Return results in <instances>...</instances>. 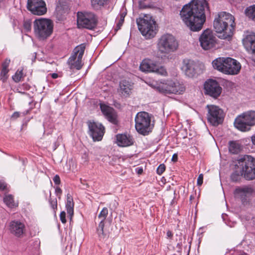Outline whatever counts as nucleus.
<instances>
[{
    "label": "nucleus",
    "mask_w": 255,
    "mask_h": 255,
    "mask_svg": "<svg viewBox=\"0 0 255 255\" xmlns=\"http://www.w3.org/2000/svg\"><path fill=\"white\" fill-rule=\"evenodd\" d=\"M10 60L9 59L6 58L1 64V69L8 70V67L9 65Z\"/></svg>",
    "instance_id": "ea45409f"
},
{
    "label": "nucleus",
    "mask_w": 255,
    "mask_h": 255,
    "mask_svg": "<svg viewBox=\"0 0 255 255\" xmlns=\"http://www.w3.org/2000/svg\"><path fill=\"white\" fill-rule=\"evenodd\" d=\"M252 141L253 143L255 145V135L252 137Z\"/></svg>",
    "instance_id": "4d7b16f0"
},
{
    "label": "nucleus",
    "mask_w": 255,
    "mask_h": 255,
    "mask_svg": "<svg viewBox=\"0 0 255 255\" xmlns=\"http://www.w3.org/2000/svg\"><path fill=\"white\" fill-rule=\"evenodd\" d=\"M239 176H240V174L237 173V172L236 171V172H235L234 173H233L231 175V178L233 181H237L238 180Z\"/></svg>",
    "instance_id": "49530a36"
},
{
    "label": "nucleus",
    "mask_w": 255,
    "mask_h": 255,
    "mask_svg": "<svg viewBox=\"0 0 255 255\" xmlns=\"http://www.w3.org/2000/svg\"><path fill=\"white\" fill-rule=\"evenodd\" d=\"M158 91L163 94H182L185 90V86L179 82L168 81L167 83L162 84L157 87Z\"/></svg>",
    "instance_id": "f8f14e48"
},
{
    "label": "nucleus",
    "mask_w": 255,
    "mask_h": 255,
    "mask_svg": "<svg viewBox=\"0 0 255 255\" xmlns=\"http://www.w3.org/2000/svg\"><path fill=\"white\" fill-rule=\"evenodd\" d=\"M205 94L215 99L217 98L221 94L222 89L218 82L213 79H208L204 83Z\"/></svg>",
    "instance_id": "4468645a"
},
{
    "label": "nucleus",
    "mask_w": 255,
    "mask_h": 255,
    "mask_svg": "<svg viewBox=\"0 0 255 255\" xmlns=\"http://www.w3.org/2000/svg\"><path fill=\"white\" fill-rule=\"evenodd\" d=\"M9 231L15 236L21 237L25 231V226L18 221H12L9 223Z\"/></svg>",
    "instance_id": "aec40b11"
},
{
    "label": "nucleus",
    "mask_w": 255,
    "mask_h": 255,
    "mask_svg": "<svg viewBox=\"0 0 255 255\" xmlns=\"http://www.w3.org/2000/svg\"><path fill=\"white\" fill-rule=\"evenodd\" d=\"M199 40L201 47L207 50L215 47L217 38L211 30L207 29L202 33Z\"/></svg>",
    "instance_id": "ddd939ff"
},
{
    "label": "nucleus",
    "mask_w": 255,
    "mask_h": 255,
    "mask_svg": "<svg viewBox=\"0 0 255 255\" xmlns=\"http://www.w3.org/2000/svg\"><path fill=\"white\" fill-rule=\"evenodd\" d=\"M136 22L138 29L143 36L150 38L155 35V22L150 15L145 14L143 17L137 19Z\"/></svg>",
    "instance_id": "0eeeda50"
},
{
    "label": "nucleus",
    "mask_w": 255,
    "mask_h": 255,
    "mask_svg": "<svg viewBox=\"0 0 255 255\" xmlns=\"http://www.w3.org/2000/svg\"><path fill=\"white\" fill-rule=\"evenodd\" d=\"M126 14H127V12H123L121 13V14H120V21H119V23H118V26H119V27L121 26H122L123 23H124V19H125V17Z\"/></svg>",
    "instance_id": "79ce46f5"
},
{
    "label": "nucleus",
    "mask_w": 255,
    "mask_h": 255,
    "mask_svg": "<svg viewBox=\"0 0 255 255\" xmlns=\"http://www.w3.org/2000/svg\"><path fill=\"white\" fill-rule=\"evenodd\" d=\"M120 92L124 95L129 94L131 90V85L128 81L123 80L120 83Z\"/></svg>",
    "instance_id": "a878e982"
},
{
    "label": "nucleus",
    "mask_w": 255,
    "mask_h": 255,
    "mask_svg": "<svg viewBox=\"0 0 255 255\" xmlns=\"http://www.w3.org/2000/svg\"><path fill=\"white\" fill-rule=\"evenodd\" d=\"M20 116V113L18 112H15L13 113V114L11 115V118L15 120L18 118Z\"/></svg>",
    "instance_id": "3c124183"
},
{
    "label": "nucleus",
    "mask_w": 255,
    "mask_h": 255,
    "mask_svg": "<svg viewBox=\"0 0 255 255\" xmlns=\"http://www.w3.org/2000/svg\"><path fill=\"white\" fill-rule=\"evenodd\" d=\"M23 73L22 71H17L14 75L12 76L13 80L15 82H18L21 80V79L22 77Z\"/></svg>",
    "instance_id": "c9c22d12"
},
{
    "label": "nucleus",
    "mask_w": 255,
    "mask_h": 255,
    "mask_svg": "<svg viewBox=\"0 0 255 255\" xmlns=\"http://www.w3.org/2000/svg\"><path fill=\"white\" fill-rule=\"evenodd\" d=\"M74 203L73 202V198L72 196L69 193H68L67 195L65 207L70 220H72V217L74 215Z\"/></svg>",
    "instance_id": "393cba45"
},
{
    "label": "nucleus",
    "mask_w": 255,
    "mask_h": 255,
    "mask_svg": "<svg viewBox=\"0 0 255 255\" xmlns=\"http://www.w3.org/2000/svg\"><path fill=\"white\" fill-rule=\"evenodd\" d=\"M62 193V191L61 189L59 187H56L55 188V194L58 197V198L60 199L61 198V196Z\"/></svg>",
    "instance_id": "de8ad7c7"
},
{
    "label": "nucleus",
    "mask_w": 255,
    "mask_h": 255,
    "mask_svg": "<svg viewBox=\"0 0 255 255\" xmlns=\"http://www.w3.org/2000/svg\"><path fill=\"white\" fill-rule=\"evenodd\" d=\"M213 26L217 32L223 33V39L230 38L235 27L234 17L230 13L221 12L215 18Z\"/></svg>",
    "instance_id": "f03ea898"
},
{
    "label": "nucleus",
    "mask_w": 255,
    "mask_h": 255,
    "mask_svg": "<svg viewBox=\"0 0 255 255\" xmlns=\"http://www.w3.org/2000/svg\"><path fill=\"white\" fill-rule=\"evenodd\" d=\"M235 127L239 130L246 131L255 125V111H249L239 115L234 122Z\"/></svg>",
    "instance_id": "6e6552de"
},
{
    "label": "nucleus",
    "mask_w": 255,
    "mask_h": 255,
    "mask_svg": "<svg viewBox=\"0 0 255 255\" xmlns=\"http://www.w3.org/2000/svg\"><path fill=\"white\" fill-rule=\"evenodd\" d=\"M152 115L146 112H140L135 117V128L137 132L143 135H148L154 127L151 121Z\"/></svg>",
    "instance_id": "7ed1b4c3"
},
{
    "label": "nucleus",
    "mask_w": 255,
    "mask_h": 255,
    "mask_svg": "<svg viewBox=\"0 0 255 255\" xmlns=\"http://www.w3.org/2000/svg\"><path fill=\"white\" fill-rule=\"evenodd\" d=\"M156 65L152 60L145 59L140 65V69L143 72H154L156 69Z\"/></svg>",
    "instance_id": "b1692460"
},
{
    "label": "nucleus",
    "mask_w": 255,
    "mask_h": 255,
    "mask_svg": "<svg viewBox=\"0 0 255 255\" xmlns=\"http://www.w3.org/2000/svg\"><path fill=\"white\" fill-rule=\"evenodd\" d=\"M9 70H4L1 69V72L0 73V80H1L2 82H4L8 78V72Z\"/></svg>",
    "instance_id": "f704fd0d"
},
{
    "label": "nucleus",
    "mask_w": 255,
    "mask_h": 255,
    "mask_svg": "<svg viewBox=\"0 0 255 255\" xmlns=\"http://www.w3.org/2000/svg\"><path fill=\"white\" fill-rule=\"evenodd\" d=\"M224 73L229 75L237 74L241 68V65L236 60L227 57L224 63Z\"/></svg>",
    "instance_id": "a211bd4d"
},
{
    "label": "nucleus",
    "mask_w": 255,
    "mask_h": 255,
    "mask_svg": "<svg viewBox=\"0 0 255 255\" xmlns=\"http://www.w3.org/2000/svg\"><path fill=\"white\" fill-rule=\"evenodd\" d=\"M33 28L36 36L41 40H44L52 33L53 25L51 20L40 18L34 20Z\"/></svg>",
    "instance_id": "39448f33"
},
{
    "label": "nucleus",
    "mask_w": 255,
    "mask_h": 255,
    "mask_svg": "<svg viewBox=\"0 0 255 255\" xmlns=\"http://www.w3.org/2000/svg\"><path fill=\"white\" fill-rule=\"evenodd\" d=\"M178 159V156L177 154H174L172 157V160L174 162L177 161Z\"/></svg>",
    "instance_id": "603ef678"
},
{
    "label": "nucleus",
    "mask_w": 255,
    "mask_h": 255,
    "mask_svg": "<svg viewBox=\"0 0 255 255\" xmlns=\"http://www.w3.org/2000/svg\"><path fill=\"white\" fill-rule=\"evenodd\" d=\"M27 7L34 15H41L47 11L46 4L43 0H27Z\"/></svg>",
    "instance_id": "dca6fc26"
},
{
    "label": "nucleus",
    "mask_w": 255,
    "mask_h": 255,
    "mask_svg": "<svg viewBox=\"0 0 255 255\" xmlns=\"http://www.w3.org/2000/svg\"><path fill=\"white\" fill-rule=\"evenodd\" d=\"M0 190L5 192H8L7 184L3 180H0Z\"/></svg>",
    "instance_id": "58836bf2"
},
{
    "label": "nucleus",
    "mask_w": 255,
    "mask_h": 255,
    "mask_svg": "<svg viewBox=\"0 0 255 255\" xmlns=\"http://www.w3.org/2000/svg\"><path fill=\"white\" fill-rule=\"evenodd\" d=\"M108 214V209L107 208L105 207L100 212L99 215H98V218L101 219V221L104 222L107 217Z\"/></svg>",
    "instance_id": "473e14b6"
},
{
    "label": "nucleus",
    "mask_w": 255,
    "mask_h": 255,
    "mask_svg": "<svg viewBox=\"0 0 255 255\" xmlns=\"http://www.w3.org/2000/svg\"><path fill=\"white\" fill-rule=\"evenodd\" d=\"M104 222L100 221L98 227L97 228V233L100 240L104 239L106 237V235L104 232Z\"/></svg>",
    "instance_id": "2f4dec72"
},
{
    "label": "nucleus",
    "mask_w": 255,
    "mask_h": 255,
    "mask_svg": "<svg viewBox=\"0 0 255 255\" xmlns=\"http://www.w3.org/2000/svg\"><path fill=\"white\" fill-rule=\"evenodd\" d=\"M100 108L106 119L113 124H117V116L113 108L104 104H101Z\"/></svg>",
    "instance_id": "412c9836"
},
{
    "label": "nucleus",
    "mask_w": 255,
    "mask_h": 255,
    "mask_svg": "<svg viewBox=\"0 0 255 255\" xmlns=\"http://www.w3.org/2000/svg\"><path fill=\"white\" fill-rule=\"evenodd\" d=\"M3 201L10 208L17 206V204L14 202L13 196L11 195H5L3 198Z\"/></svg>",
    "instance_id": "c756f323"
},
{
    "label": "nucleus",
    "mask_w": 255,
    "mask_h": 255,
    "mask_svg": "<svg viewBox=\"0 0 255 255\" xmlns=\"http://www.w3.org/2000/svg\"><path fill=\"white\" fill-rule=\"evenodd\" d=\"M138 7L140 9H145L148 7V4L145 3L144 1L140 0L138 2Z\"/></svg>",
    "instance_id": "a18cd8bd"
},
{
    "label": "nucleus",
    "mask_w": 255,
    "mask_h": 255,
    "mask_svg": "<svg viewBox=\"0 0 255 255\" xmlns=\"http://www.w3.org/2000/svg\"><path fill=\"white\" fill-rule=\"evenodd\" d=\"M229 151L233 154H238L241 150V144L236 141H230Z\"/></svg>",
    "instance_id": "cd10ccee"
},
{
    "label": "nucleus",
    "mask_w": 255,
    "mask_h": 255,
    "mask_svg": "<svg viewBox=\"0 0 255 255\" xmlns=\"http://www.w3.org/2000/svg\"><path fill=\"white\" fill-rule=\"evenodd\" d=\"M154 72L163 76L167 75L166 69L162 66L159 67L157 65H156V69L155 70Z\"/></svg>",
    "instance_id": "72a5a7b5"
},
{
    "label": "nucleus",
    "mask_w": 255,
    "mask_h": 255,
    "mask_svg": "<svg viewBox=\"0 0 255 255\" xmlns=\"http://www.w3.org/2000/svg\"><path fill=\"white\" fill-rule=\"evenodd\" d=\"M49 204L51 208L54 210V212H55V210L57 209V201L56 198H50L49 200Z\"/></svg>",
    "instance_id": "e433bc0d"
},
{
    "label": "nucleus",
    "mask_w": 255,
    "mask_h": 255,
    "mask_svg": "<svg viewBox=\"0 0 255 255\" xmlns=\"http://www.w3.org/2000/svg\"><path fill=\"white\" fill-rule=\"evenodd\" d=\"M241 168L240 174L248 180L255 178V158L249 155H244L238 159Z\"/></svg>",
    "instance_id": "20e7f679"
},
{
    "label": "nucleus",
    "mask_w": 255,
    "mask_h": 255,
    "mask_svg": "<svg viewBox=\"0 0 255 255\" xmlns=\"http://www.w3.org/2000/svg\"><path fill=\"white\" fill-rule=\"evenodd\" d=\"M165 166L164 164H161L157 167L156 172L158 175H160L163 173V172L165 171Z\"/></svg>",
    "instance_id": "a19ab883"
},
{
    "label": "nucleus",
    "mask_w": 255,
    "mask_h": 255,
    "mask_svg": "<svg viewBox=\"0 0 255 255\" xmlns=\"http://www.w3.org/2000/svg\"><path fill=\"white\" fill-rule=\"evenodd\" d=\"M166 235H167V237L169 238H172L173 237V234H172V232L170 231H168L167 232Z\"/></svg>",
    "instance_id": "864d4df0"
},
{
    "label": "nucleus",
    "mask_w": 255,
    "mask_h": 255,
    "mask_svg": "<svg viewBox=\"0 0 255 255\" xmlns=\"http://www.w3.org/2000/svg\"><path fill=\"white\" fill-rule=\"evenodd\" d=\"M243 39V43L246 49L250 53H255V33L246 31Z\"/></svg>",
    "instance_id": "6ab92c4d"
},
{
    "label": "nucleus",
    "mask_w": 255,
    "mask_h": 255,
    "mask_svg": "<svg viewBox=\"0 0 255 255\" xmlns=\"http://www.w3.org/2000/svg\"><path fill=\"white\" fill-rule=\"evenodd\" d=\"M203 175L200 174L197 179V184L198 186H201L203 184Z\"/></svg>",
    "instance_id": "09e8293b"
},
{
    "label": "nucleus",
    "mask_w": 255,
    "mask_h": 255,
    "mask_svg": "<svg viewBox=\"0 0 255 255\" xmlns=\"http://www.w3.org/2000/svg\"><path fill=\"white\" fill-rule=\"evenodd\" d=\"M245 14L250 19L255 21V4L248 7L245 10Z\"/></svg>",
    "instance_id": "7c9ffc66"
},
{
    "label": "nucleus",
    "mask_w": 255,
    "mask_h": 255,
    "mask_svg": "<svg viewBox=\"0 0 255 255\" xmlns=\"http://www.w3.org/2000/svg\"><path fill=\"white\" fill-rule=\"evenodd\" d=\"M97 17L91 12H78L77 13V25L78 27L89 29L95 28L97 24Z\"/></svg>",
    "instance_id": "1a4fd4ad"
},
{
    "label": "nucleus",
    "mask_w": 255,
    "mask_h": 255,
    "mask_svg": "<svg viewBox=\"0 0 255 255\" xmlns=\"http://www.w3.org/2000/svg\"><path fill=\"white\" fill-rule=\"evenodd\" d=\"M85 46L81 44L76 47L73 50V54L69 58L68 63L71 69L80 70L82 66V59L85 51Z\"/></svg>",
    "instance_id": "9b49d317"
},
{
    "label": "nucleus",
    "mask_w": 255,
    "mask_h": 255,
    "mask_svg": "<svg viewBox=\"0 0 255 255\" xmlns=\"http://www.w3.org/2000/svg\"><path fill=\"white\" fill-rule=\"evenodd\" d=\"M51 77L53 78V79H56L58 75L57 73H52L51 74Z\"/></svg>",
    "instance_id": "6e6d98bb"
},
{
    "label": "nucleus",
    "mask_w": 255,
    "mask_h": 255,
    "mask_svg": "<svg viewBox=\"0 0 255 255\" xmlns=\"http://www.w3.org/2000/svg\"><path fill=\"white\" fill-rule=\"evenodd\" d=\"M23 27L26 31L28 32L31 29V22L30 20H25L23 23Z\"/></svg>",
    "instance_id": "4c0bfd02"
},
{
    "label": "nucleus",
    "mask_w": 255,
    "mask_h": 255,
    "mask_svg": "<svg viewBox=\"0 0 255 255\" xmlns=\"http://www.w3.org/2000/svg\"><path fill=\"white\" fill-rule=\"evenodd\" d=\"M182 69L185 72V75L189 77H193L196 74V65L194 62L190 60L186 59L183 61Z\"/></svg>",
    "instance_id": "4be33fe9"
},
{
    "label": "nucleus",
    "mask_w": 255,
    "mask_h": 255,
    "mask_svg": "<svg viewBox=\"0 0 255 255\" xmlns=\"http://www.w3.org/2000/svg\"><path fill=\"white\" fill-rule=\"evenodd\" d=\"M136 170L138 174H140L143 172V169L142 168L138 167L136 169Z\"/></svg>",
    "instance_id": "5fc2aeb1"
},
{
    "label": "nucleus",
    "mask_w": 255,
    "mask_h": 255,
    "mask_svg": "<svg viewBox=\"0 0 255 255\" xmlns=\"http://www.w3.org/2000/svg\"><path fill=\"white\" fill-rule=\"evenodd\" d=\"M226 62V58H218L214 60L212 62V65L213 67L218 70L219 71H221L224 73V66L225 64L224 63Z\"/></svg>",
    "instance_id": "bb28decb"
},
{
    "label": "nucleus",
    "mask_w": 255,
    "mask_h": 255,
    "mask_svg": "<svg viewBox=\"0 0 255 255\" xmlns=\"http://www.w3.org/2000/svg\"><path fill=\"white\" fill-rule=\"evenodd\" d=\"M178 47V42L175 37L171 34H163L159 38L157 43L158 52L167 54L175 51Z\"/></svg>",
    "instance_id": "423d86ee"
},
{
    "label": "nucleus",
    "mask_w": 255,
    "mask_h": 255,
    "mask_svg": "<svg viewBox=\"0 0 255 255\" xmlns=\"http://www.w3.org/2000/svg\"><path fill=\"white\" fill-rule=\"evenodd\" d=\"M60 219L62 223L65 224L66 223V213L64 211L61 212L60 214Z\"/></svg>",
    "instance_id": "c03bdc74"
},
{
    "label": "nucleus",
    "mask_w": 255,
    "mask_h": 255,
    "mask_svg": "<svg viewBox=\"0 0 255 255\" xmlns=\"http://www.w3.org/2000/svg\"><path fill=\"white\" fill-rule=\"evenodd\" d=\"M205 9H209L206 0H193L183 7L180 12L181 18L191 31H199L206 20Z\"/></svg>",
    "instance_id": "f257e3e1"
},
{
    "label": "nucleus",
    "mask_w": 255,
    "mask_h": 255,
    "mask_svg": "<svg viewBox=\"0 0 255 255\" xmlns=\"http://www.w3.org/2000/svg\"><path fill=\"white\" fill-rule=\"evenodd\" d=\"M89 133L94 141L101 140L105 132V128L100 123L89 121L87 122Z\"/></svg>",
    "instance_id": "2eb2a0df"
},
{
    "label": "nucleus",
    "mask_w": 255,
    "mask_h": 255,
    "mask_svg": "<svg viewBox=\"0 0 255 255\" xmlns=\"http://www.w3.org/2000/svg\"><path fill=\"white\" fill-rule=\"evenodd\" d=\"M53 180L56 185H59L61 183L60 178L59 175H56L53 177Z\"/></svg>",
    "instance_id": "8fccbe9b"
},
{
    "label": "nucleus",
    "mask_w": 255,
    "mask_h": 255,
    "mask_svg": "<svg viewBox=\"0 0 255 255\" xmlns=\"http://www.w3.org/2000/svg\"><path fill=\"white\" fill-rule=\"evenodd\" d=\"M206 107L208 109L207 118L209 123L217 126L223 122L225 114L221 108L213 105H207Z\"/></svg>",
    "instance_id": "9d476101"
},
{
    "label": "nucleus",
    "mask_w": 255,
    "mask_h": 255,
    "mask_svg": "<svg viewBox=\"0 0 255 255\" xmlns=\"http://www.w3.org/2000/svg\"><path fill=\"white\" fill-rule=\"evenodd\" d=\"M253 192V189L248 186L238 187L234 191L236 198L239 199L244 204L249 202L250 197Z\"/></svg>",
    "instance_id": "f3484780"
},
{
    "label": "nucleus",
    "mask_w": 255,
    "mask_h": 255,
    "mask_svg": "<svg viewBox=\"0 0 255 255\" xmlns=\"http://www.w3.org/2000/svg\"><path fill=\"white\" fill-rule=\"evenodd\" d=\"M109 0H91V5L95 9H99L107 4Z\"/></svg>",
    "instance_id": "c85d7f7f"
},
{
    "label": "nucleus",
    "mask_w": 255,
    "mask_h": 255,
    "mask_svg": "<svg viewBox=\"0 0 255 255\" xmlns=\"http://www.w3.org/2000/svg\"><path fill=\"white\" fill-rule=\"evenodd\" d=\"M116 137L117 144L120 146H128L133 144V138L129 134H118Z\"/></svg>",
    "instance_id": "5701e85b"
},
{
    "label": "nucleus",
    "mask_w": 255,
    "mask_h": 255,
    "mask_svg": "<svg viewBox=\"0 0 255 255\" xmlns=\"http://www.w3.org/2000/svg\"><path fill=\"white\" fill-rule=\"evenodd\" d=\"M118 205H119V204H118V202H117L116 200H113V201H112V202L110 204V208L112 210H114L117 208Z\"/></svg>",
    "instance_id": "37998d69"
}]
</instances>
